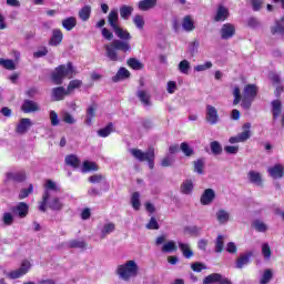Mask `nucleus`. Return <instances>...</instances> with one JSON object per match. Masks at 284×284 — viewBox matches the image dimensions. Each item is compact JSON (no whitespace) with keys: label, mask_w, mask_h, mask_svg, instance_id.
Here are the masks:
<instances>
[{"label":"nucleus","mask_w":284,"mask_h":284,"mask_svg":"<svg viewBox=\"0 0 284 284\" xmlns=\"http://www.w3.org/2000/svg\"><path fill=\"white\" fill-rule=\"evenodd\" d=\"M114 230H116V225L114 223H105L101 229L100 237L105 239L108 235L112 234Z\"/></svg>","instance_id":"nucleus-25"},{"label":"nucleus","mask_w":284,"mask_h":284,"mask_svg":"<svg viewBox=\"0 0 284 284\" xmlns=\"http://www.w3.org/2000/svg\"><path fill=\"white\" fill-rule=\"evenodd\" d=\"M180 149L182 150L183 154H185V156H192V154H194V149H192L187 142H182Z\"/></svg>","instance_id":"nucleus-53"},{"label":"nucleus","mask_w":284,"mask_h":284,"mask_svg":"<svg viewBox=\"0 0 284 284\" xmlns=\"http://www.w3.org/2000/svg\"><path fill=\"white\" fill-rule=\"evenodd\" d=\"M210 148H211L212 154H214L215 156L223 154V146L219 141L211 142Z\"/></svg>","instance_id":"nucleus-44"},{"label":"nucleus","mask_w":284,"mask_h":284,"mask_svg":"<svg viewBox=\"0 0 284 284\" xmlns=\"http://www.w3.org/2000/svg\"><path fill=\"white\" fill-rule=\"evenodd\" d=\"M212 283H219V284H232V282H230L227 280V277H223V275L219 274V273H213L207 275L204 280H203V284H212Z\"/></svg>","instance_id":"nucleus-10"},{"label":"nucleus","mask_w":284,"mask_h":284,"mask_svg":"<svg viewBox=\"0 0 284 284\" xmlns=\"http://www.w3.org/2000/svg\"><path fill=\"white\" fill-rule=\"evenodd\" d=\"M253 256L252 252H247L243 255H241L236 262H235V267L237 270H243L245 267V265H250L251 258Z\"/></svg>","instance_id":"nucleus-17"},{"label":"nucleus","mask_w":284,"mask_h":284,"mask_svg":"<svg viewBox=\"0 0 284 284\" xmlns=\"http://www.w3.org/2000/svg\"><path fill=\"white\" fill-rule=\"evenodd\" d=\"M68 247L78 248V250H85V242L79 240H71L67 243Z\"/></svg>","instance_id":"nucleus-48"},{"label":"nucleus","mask_w":284,"mask_h":284,"mask_svg":"<svg viewBox=\"0 0 284 284\" xmlns=\"http://www.w3.org/2000/svg\"><path fill=\"white\" fill-rule=\"evenodd\" d=\"M215 219L220 225H227L230 223L231 215L225 209H219L215 212Z\"/></svg>","instance_id":"nucleus-16"},{"label":"nucleus","mask_w":284,"mask_h":284,"mask_svg":"<svg viewBox=\"0 0 284 284\" xmlns=\"http://www.w3.org/2000/svg\"><path fill=\"white\" fill-rule=\"evenodd\" d=\"M272 271L271 270H266L264 271V274L262 275V278L260 281L261 284H267L270 283V281H272Z\"/></svg>","instance_id":"nucleus-61"},{"label":"nucleus","mask_w":284,"mask_h":284,"mask_svg":"<svg viewBox=\"0 0 284 284\" xmlns=\"http://www.w3.org/2000/svg\"><path fill=\"white\" fill-rule=\"evenodd\" d=\"M203 168H205L203 160H197L194 162V172L197 174H203Z\"/></svg>","instance_id":"nucleus-63"},{"label":"nucleus","mask_w":284,"mask_h":284,"mask_svg":"<svg viewBox=\"0 0 284 284\" xmlns=\"http://www.w3.org/2000/svg\"><path fill=\"white\" fill-rule=\"evenodd\" d=\"M47 205L53 212H61V210H63V202H61V199L59 197H53L52 200H48Z\"/></svg>","instance_id":"nucleus-22"},{"label":"nucleus","mask_w":284,"mask_h":284,"mask_svg":"<svg viewBox=\"0 0 284 284\" xmlns=\"http://www.w3.org/2000/svg\"><path fill=\"white\" fill-rule=\"evenodd\" d=\"M88 181L93 185H99V187H102L103 192H108V190H110V183H108V180L103 176V174H93L89 176Z\"/></svg>","instance_id":"nucleus-8"},{"label":"nucleus","mask_w":284,"mask_h":284,"mask_svg":"<svg viewBox=\"0 0 284 284\" xmlns=\"http://www.w3.org/2000/svg\"><path fill=\"white\" fill-rule=\"evenodd\" d=\"M130 71L125 68H120L118 73L112 78L113 83H119V81H123V79H129Z\"/></svg>","instance_id":"nucleus-27"},{"label":"nucleus","mask_w":284,"mask_h":284,"mask_svg":"<svg viewBox=\"0 0 284 284\" xmlns=\"http://www.w3.org/2000/svg\"><path fill=\"white\" fill-rule=\"evenodd\" d=\"M233 97V105H239L241 103V99H243V97L241 95V89L239 87H234Z\"/></svg>","instance_id":"nucleus-56"},{"label":"nucleus","mask_w":284,"mask_h":284,"mask_svg":"<svg viewBox=\"0 0 284 284\" xmlns=\"http://www.w3.org/2000/svg\"><path fill=\"white\" fill-rule=\"evenodd\" d=\"M253 227L257 231V232H267V224L264 223L261 220H255L253 222Z\"/></svg>","instance_id":"nucleus-52"},{"label":"nucleus","mask_w":284,"mask_h":284,"mask_svg":"<svg viewBox=\"0 0 284 284\" xmlns=\"http://www.w3.org/2000/svg\"><path fill=\"white\" fill-rule=\"evenodd\" d=\"M68 90L63 87H57L52 89V97L54 101H63V97H68Z\"/></svg>","instance_id":"nucleus-24"},{"label":"nucleus","mask_w":284,"mask_h":284,"mask_svg":"<svg viewBox=\"0 0 284 284\" xmlns=\"http://www.w3.org/2000/svg\"><path fill=\"white\" fill-rule=\"evenodd\" d=\"M267 173L272 179H283L284 169L283 164H275L267 169Z\"/></svg>","instance_id":"nucleus-18"},{"label":"nucleus","mask_w":284,"mask_h":284,"mask_svg":"<svg viewBox=\"0 0 284 284\" xmlns=\"http://www.w3.org/2000/svg\"><path fill=\"white\" fill-rule=\"evenodd\" d=\"M268 78L272 81L273 85H281V74L276 72H271L268 74Z\"/></svg>","instance_id":"nucleus-62"},{"label":"nucleus","mask_w":284,"mask_h":284,"mask_svg":"<svg viewBox=\"0 0 284 284\" xmlns=\"http://www.w3.org/2000/svg\"><path fill=\"white\" fill-rule=\"evenodd\" d=\"M136 97H138V99H140L142 105L144 108H151L152 106V100H150L151 97H150V93H148V91L139 90L136 92Z\"/></svg>","instance_id":"nucleus-20"},{"label":"nucleus","mask_w":284,"mask_h":284,"mask_svg":"<svg viewBox=\"0 0 284 284\" xmlns=\"http://www.w3.org/2000/svg\"><path fill=\"white\" fill-rule=\"evenodd\" d=\"M262 254H263L264 258H266V260L272 258V250L270 248V244L264 243L262 245Z\"/></svg>","instance_id":"nucleus-59"},{"label":"nucleus","mask_w":284,"mask_h":284,"mask_svg":"<svg viewBox=\"0 0 284 284\" xmlns=\"http://www.w3.org/2000/svg\"><path fill=\"white\" fill-rule=\"evenodd\" d=\"M212 68V62L207 61L204 64H197L194 67L195 72H205V70H210Z\"/></svg>","instance_id":"nucleus-60"},{"label":"nucleus","mask_w":284,"mask_h":284,"mask_svg":"<svg viewBox=\"0 0 284 284\" xmlns=\"http://www.w3.org/2000/svg\"><path fill=\"white\" fill-rule=\"evenodd\" d=\"M271 105H272L273 119H274V121H276V119H278V116H281V111H282L281 100H273L271 102Z\"/></svg>","instance_id":"nucleus-30"},{"label":"nucleus","mask_w":284,"mask_h":284,"mask_svg":"<svg viewBox=\"0 0 284 284\" xmlns=\"http://www.w3.org/2000/svg\"><path fill=\"white\" fill-rule=\"evenodd\" d=\"M11 211L14 216H19V219H26V216H28V212L30 211V206L26 202H19L11 209Z\"/></svg>","instance_id":"nucleus-9"},{"label":"nucleus","mask_w":284,"mask_h":284,"mask_svg":"<svg viewBox=\"0 0 284 284\" xmlns=\"http://www.w3.org/2000/svg\"><path fill=\"white\" fill-rule=\"evenodd\" d=\"M128 65L129 68H132V70H142L143 69V63L139 61L136 58H130L128 60Z\"/></svg>","instance_id":"nucleus-49"},{"label":"nucleus","mask_w":284,"mask_h":284,"mask_svg":"<svg viewBox=\"0 0 284 284\" xmlns=\"http://www.w3.org/2000/svg\"><path fill=\"white\" fill-rule=\"evenodd\" d=\"M112 30L120 40H113L112 43L106 44L104 48L106 57L110 59V61H119V53L116 52L118 50H120V52H131L132 47L128 41L132 39V34H130L128 30L121 28L120 26Z\"/></svg>","instance_id":"nucleus-1"},{"label":"nucleus","mask_w":284,"mask_h":284,"mask_svg":"<svg viewBox=\"0 0 284 284\" xmlns=\"http://www.w3.org/2000/svg\"><path fill=\"white\" fill-rule=\"evenodd\" d=\"M52 192H61V189L52 180H48L45 183V190L42 194V201L39 204L40 212H48V201L52 197Z\"/></svg>","instance_id":"nucleus-5"},{"label":"nucleus","mask_w":284,"mask_h":284,"mask_svg":"<svg viewBox=\"0 0 284 284\" xmlns=\"http://www.w3.org/2000/svg\"><path fill=\"white\" fill-rule=\"evenodd\" d=\"M284 21L283 18L275 20V26L271 27L272 34H284Z\"/></svg>","instance_id":"nucleus-37"},{"label":"nucleus","mask_w":284,"mask_h":284,"mask_svg":"<svg viewBox=\"0 0 284 284\" xmlns=\"http://www.w3.org/2000/svg\"><path fill=\"white\" fill-rule=\"evenodd\" d=\"M103 186H91L87 194L88 196H91V199H97V196H103Z\"/></svg>","instance_id":"nucleus-38"},{"label":"nucleus","mask_w":284,"mask_h":284,"mask_svg":"<svg viewBox=\"0 0 284 284\" xmlns=\"http://www.w3.org/2000/svg\"><path fill=\"white\" fill-rule=\"evenodd\" d=\"M130 152L136 161L141 163L148 161L150 170H154V148H149L146 152H142L141 149H131Z\"/></svg>","instance_id":"nucleus-6"},{"label":"nucleus","mask_w":284,"mask_h":284,"mask_svg":"<svg viewBox=\"0 0 284 284\" xmlns=\"http://www.w3.org/2000/svg\"><path fill=\"white\" fill-rule=\"evenodd\" d=\"M133 23H134L135 28H138V30H143V28L145 27V20L143 19V16H141V14H135L133 17Z\"/></svg>","instance_id":"nucleus-50"},{"label":"nucleus","mask_w":284,"mask_h":284,"mask_svg":"<svg viewBox=\"0 0 284 284\" xmlns=\"http://www.w3.org/2000/svg\"><path fill=\"white\" fill-rule=\"evenodd\" d=\"M131 205L133 210L139 211L141 210V193L134 192L131 196Z\"/></svg>","instance_id":"nucleus-40"},{"label":"nucleus","mask_w":284,"mask_h":284,"mask_svg":"<svg viewBox=\"0 0 284 284\" xmlns=\"http://www.w3.org/2000/svg\"><path fill=\"white\" fill-rule=\"evenodd\" d=\"M156 6V0H142L139 2V9L143 12H148V10H152Z\"/></svg>","instance_id":"nucleus-33"},{"label":"nucleus","mask_w":284,"mask_h":284,"mask_svg":"<svg viewBox=\"0 0 284 284\" xmlns=\"http://www.w3.org/2000/svg\"><path fill=\"white\" fill-rule=\"evenodd\" d=\"M91 14H92V7H90V4H87L80 9L79 19H81V21H88Z\"/></svg>","instance_id":"nucleus-31"},{"label":"nucleus","mask_w":284,"mask_h":284,"mask_svg":"<svg viewBox=\"0 0 284 284\" xmlns=\"http://www.w3.org/2000/svg\"><path fill=\"white\" fill-rule=\"evenodd\" d=\"M26 181L24 172L7 173L6 183H23Z\"/></svg>","instance_id":"nucleus-15"},{"label":"nucleus","mask_w":284,"mask_h":284,"mask_svg":"<svg viewBox=\"0 0 284 284\" xmlns=\"http://www.w3.org/2000/svg\"><path fill=\"white\" fill-rule=\"evenodd\" d=\"M134 12V8L124 4L120 8V17L122 19H124L125 21H128V19H130V17H132V13Z\"/></svg>","instance_id":"nucleus-35"},{"label":"nucleus","mask_w":284,"mask_h":284,"mask_svg":"<svg viewBox=\"0 0 284 284\" xmlns=\"http://www.w3.org/2000/svg\"><path fill=\"white\" fill-rule=\"evenodd\" d=\"M179 71L181 74H190V61L182 60L178 65Z\"/></svg>","instance_id":"nucleus-51"},{"label":"nucleus","mask_w":284,"mask_h":284,"mask_svg":"<svg viewBox=\"0 0 284 284\" xmlns=\"http://www.w3.org/2000/svg\"><path fill=\"white\" fill-rule=\"evenodd\" d=\"M83 85V82L81 80H72L69 82V85L67 88V94H72L74 90L81 88Z\"/></svg>","instance_id":"nucleus-45"},{"label":"nucleus","mask_w":284,"mask_h":284,"mask_svg":"<svg viewBox=\"0 0 284 284\" xmlns=\"http://www.w3.org/2000/svg\"><path fill=\"white\" fill-rule=\"evenodd\" d=\"M97 116V109L94 106H89L87 110L85 124L92 125V119Z\"/></svg>","instance_id":"nucleus-46"},{"label":"nucleus","mask_w":284,"mask_h":284,"mask_svg":"<svg viewBox=\"0 0 284 284\" xmlns=\"http://www.w3.org/2000/svg\"><path fill=\"white\" fill-rule=\"evenodd\" d=\"M176 250H179V246H176V242L172 240L164 243L161 248L163 254H172V252H176Z\"/></svg>","instance_id":"nucleus-28"},{"label":"nucleus","mask_w":284,"mask_h":284,"mask_svg":"<svg viewBox=\"0 0 284 284\" xmlns=\"http://www.w3.org/2000/svg\"><path fill=\"white\" fill-rule=\"evenodd\" d=\"M116 274L121 281H130L139 276V265L134 260L126 261L116 267Z\"/></svg>","instance_id":"nucleus-3"},{"label":"nucleus","mask_w":284,"mask_h":284,"mask_svg":"<svg viewBox=\"0 0 284 284\" xmlns=\"http://www.w3.org/2000/svg\"><path fill=\"white\" fill-rule=\"evenodd\" d=\"M247 179L250 183H253L254 185H262L263 183V178L261 176V173L256 171H250L247 173Z\"/></svg>","instance_id":"nucleus-26"},{"label":"nucleus","mask_w":284,"mask_h":284,"mask_svg":"<svg viewBox=\"0 0 284 284\" xmlns=\"http://www.w3.org/2000/svg\"><path fill=\"white\" fill-rule=\"evenodd\" d=\"M178 245L182 251L184 258H192L194 256V252L192 251V248H190V244L179 242Z\"/></svg>","instance_id":"nucleus-29"},{"label":"nucleus","mask_w":284,"mask_h":284,"mask_svg":"<svg viewBox=\"0 0 284 284\" xmlns=\"http://www.w3.org/2000/svg\"><path fill=\"white\" fill-rule=\"evenodd\" d=\"M182 28L185 32H192L194 30V21L191 16H185L182 21Z\"/></svg>","instance_id":"nucleus-36"},{"label":"nucleus","mask_w":284,"mask_h":284,"mask_svg":"<svg viewBox=\"0 0 284 284\" xmlns=\"http://www.w3.org/2000/svg\"><path fill=\"white\" fill-rule=\"evenodd\" d=\"M65 163L67 165H71V168H79L81 165V160L74 154L67 155L65 156Z\"/></svg>","instance_id":"nucleus-41"},{"label":"nucleus","mask_w":284,"mask_h":284,"mask_svg":"<svg viewBox=\"0 0 284 284\" xmlns=\"http://www.w3.org/2000/svg\"><path fill=\"white\" fill-rule=\"evenodd\" d=\"M109 26H111L112 30L119 27V10L112 9L108 16Z\"/></svg>","instance_id":"nucleus-21"},{"label":"nucleus","mask_w":284,"mask_h":284,"mask_svg":"<svg viewBox=\"0 0 284 284\" xmlns=\"http://www.w3.org/2000/svg\"><path fill=\"white\" fill-rule=\"evenodd\" d=\"M62 28L70 32V30L77 28V18L74 17H69L64 20H62Z\"/></svg>","instance_id":"nucleus-34"},{"label":"nucleus","mask_w":284,"mask_h":284,"mask_svg":"<svg viewBox=\"0 0 284 284\" xmlns=\"http://www.w3.org/2000/svg\"><path fill=\"white\" fill-rule=\"evenodd\" d=\"M99 168L97 166V163L90 162V161H84L82 165V172H97Z\"/></svg>","instance_id":"nucleus-47"},{"label":"nucleus","mask_w":284,"mask_h":284,"mask_svg":"<svg viewBox=\"0 0 284 284\" xmlns=\"http://www.w3.org/2000/svg\"><path fill=\"white\" fill-rule=\"evenodd\" d=\"M112 130H114V125L112 123H109L106 126L98 131V136L105 139L109 134H112Z\"/></svg>","instance_id":"nucleus-43"},{"label":"nucleus","mask_w":284,"mask_h":284,"mask_svg":"<svg viewBox=\"0 0 284 284\" xmlns=\"http://www.w3.org/2000/svg\"><path fill=\"white\" fill-rule=\"evenodd\" d=\"M32 192H34V186L32 184H29L28 189H22L19 193V199L23 200V199H28V196H30V194H32Z\"/></svg>","instance_id":"nucleus-54"},{"label":"nucleus","mask_w":284,"mask_h":284,"mask_svg":"<svg viewBox=\"0 0 284 284\" xmlns=\"http://www.w3.org/2000/svg\"><path fill=\"white\" fill-rule=\"evenodd\" d=\"M224 236L223 235H219L216 241H215V252L217 254H221V252H223V247H224Z\"/></svg>","instance_id":"nucleus-55"},{"label":"nucleus","mask_w":284,"mask_h":284,"mask_svg":"<svg viewBox=\"0 0 284 284\" xmlns=\"http://www.w3.org/2000/svg\"><path fill=\"white\" fill-rule=\"evenodd\" d=\"M31 126L32 120H30L29 118H22L17 124L16 132L17 134H27L28 130H30Z\"/></svg>","instance_id":"nucleus-14"},{"label":"nucleus","mask_w":284,"mask_h":284,"mask_svg":"<svg viewBox=\"0 0 284 284\" xmlns=\"http://www.w3.org/2000/svg\"><path fill=\"white\" fill-rule=\"evenodd\" d=\"M227 17H230V11L227 10V8L220 6L217 8L215 21H225V19H227Z\"/></svg>","instance_id":"nucleus-32"},{"label":"nucleus","mask_w":284,"mask_h":284,"mask_svg":"<svg viewBox=\"0 0 284 284\" xmlns=\"http://www.w3.org/2000/svg\"><path fill=\"white\" fill-rule=\"evenodd\" d=\"M74 77V67L72 62H68L67 64H61L54 69L51 73V81L55 85H61L63 83V79H72Z\"/></svg>","instance_id":"nucleus-2"},{"label":"nucleus","mask_w":284,"mask_h":284,"mask_svg":"<svg viewBox=\"0 0 284 284\" xmlns=\"http://www.w3.org/2000/svg\"><path fill=\"white\" fill-rule=\"evenodd\" d=\"M221 39L227 41V39H232L234 34H236V28L232 23H225L222 26L220 30Z\"/></svg>","instance_id":"nucleus-11"},{"label":"nucleus","mask_w":284,"mask_h":284,"mask_svg":"<svg viewBox=\"0 0 284 284\" xmlns=\"http://www.w3.org/2000/svg\"><path fill=\"white\" fill-rule=\"evenodd\" d=\"M0 65L4 68V70H17L14 60L0 58Z\"/></svg>","instance_id":"nucleus-42"},{"label":"nucleus","mask_w":284,"mask_h":284,"mask_svg":"<svg viewBox=\"0 0 284 284\" xmlns=\"http://www.w3.org/2000/svg\"><path fill=\"white\" fill-rule=\"evenodd\" d=\"M2 221L4 225H12L14 223V216H12V213H3Z\"/></svg>","instance_id":"nucleus-64"},{"label":"nucleus","mask_w":284,"mask_h":284,"mask_svg":"<svg viewBox=\"0 0 284 284\" xmlns=\"http://www.w3.org/2000/svg\"><path fill=\"white\" fill-rule=\"evenodd\" d=\"M32 267V264H30V261H22L21 266L18 270L11 271L8 273L9 278L16 280L21 278L22 276H26L28 272H30V268Z\"/></svg>","instance_id":"nucleus-7"},{"label":"nucleus","mask_w":284,"mask_h":284,"mask_svg":"<svg viewBox=\"0 0 284 284\" xmlns=\"http://www.w3.org/2000/svg\"><path fill=\"white\" fill-rule=\"evenodd\" d=\"M62 121L64 123H68V125H74V123H77L74 116H72V114H70L69 112L63 113Z\"/></svg>","instance_id":"nucleus-58"},{"label":"nucleus","mask_w":284,"mask_h":284,"mask_svg":"<svg viewBox=\"0 0 284 284\" xmlns=\"http://www.w3.org/2000/svg\"><path fill=\"white\" fill-rule=\"evenodd\" d=\"M214 199H216V192L213 189H206L201 195V205H212Z\"/></svg>","instance_id":"nucleus-13"},{"label":"nucleus","mask_w":284,"mask_h":284,"mask_svg":"<svg viewBox=\"0 0 284 284\" xmlns=\"http://www.w3.org/2000/svg\"><path fill=\"white\" fill-rule=\"evenodd\" d=\"M257 94L258 88L256 84H246L243 90V98L241 103L242 108H244V110H250Z\"/></svg>","instance_id":"nucleus-4"},{"label":"nucleus","mask_w":284,"mask_h":284,"mask_svg":"<svg viewBox=\"0 0 284 284\" xmlns=\"http://www.w3.org/2000/svg\"><path fill=\"white\" fill-rule=\"evenodd\" d=\"M63 41V32H61L59 29H54L52 32V37L49 40V45L57 47Z\"/></svg>","instance_id":"nucleus-23"},{"label":"nucleus","mask_w":284,"mask_h":284,"mask_svg":"<svg viewBox=\"0 0 284 284\" xmlns=\"http://www.w3.org/2000/svg\"><path fill=\"white\" fill-rule=\"evenodd\" d=\"M247 27L256 30V28H261V21L257 18L251 17L247 19Z\"/></svg>","instance_id":"nucleus-57"},{"label":"nucleus","mask_w":284,"mask_h":284,"mask_svg":"<svg viewBox=\"0 0 284 284\" xmlns=\"http://www.w3.org/2000/svg\"><path fill=\"white\" fill-rule=\"evenodd\" d=\"M206 122L210 125H216L219 123V111L210 104L206 105Z\"/></svg>","instance_id":"nucleus-12"},{"label":"nucleus","mask_w":284,"mask_h":284,"mask_svg":"<svg viewBox=\"0 0 284 284\" xmlns=\"http://www.w3.org/2000/svg\"><path fill=\"white\" fill-rule=\"evenodd\" d=\"M21 108L26 114H30V112H39L40 110L39 104L32 100H24Z\"/></svg>","instance_id":"nucleus-19"},{"label":"nucleus","mask_w":284,"mask_h":284,"mask_svg":"<svg viewBox=\"0 0 284 284\" xmlns=\"http://www.w3.org/2000/svg\"><path fill=\"white\" fill-rule=\"evenodd\" d=\"M193 190H194V182H192V180H185L181 184V192H182V194H192Z\"/></svg>","instance_id":"nucleus-39"}]
</instances>
